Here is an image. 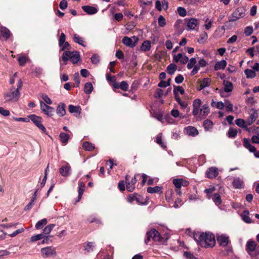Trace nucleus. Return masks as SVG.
<instances>
[{"label":"nucleus","instance_id":"nucleus-44","mask_svg":"<svg viewBox=\"0 0 259 259\" xmlns=\"http://www.w3.org/2000/svg\"><path fill=\"white\" fill-rule=\"evenodd\" d=\"M162 188L159 186H155L154 187H148L147 188V192L149 193H158L161 191Z\"/></svg>","mask_w":259,"mask_h":259},{"label":"nucleus","instance_id":"nucleus-6","mask_svg":"<svg viewBox=\"0 0 259 259\" xmlns=\"http://www.w3.org/2000/svg\"><path fill=\"white\" fill-rule=\"evenodd\" d=\"M245 15V10L242 7L237 8L232 14L231 17L229 18V22H234L238 19L243 18Z\"/></svg>","mask_w":259,"mask_h":259},{"label":"nucleus","instance_id":"nucleus-7","mask_svg":"<svg viewBox=\"0 0 259 259\" xmlns=\"http://www.w3.org/2000/svg\"><path fill=\"white\" fill-rule=\"evenodd\" d=\"M138 174H135V176L131 179H130V176L126 175L125 177V185L126 190L129 192H133L135 188V184L137 182V176Z\"/></svg>","mask_w":259,"mask_h":259},{"label":"nucleus","instance_id":"nucleus-10","mask_svg":"<svg viewBox=\"0 0 259 259\" xmlns=\"http://www.w3.org/2000/svg\"><path fill=\"white\" fill-rule=\"evenodd\" d=\"M138 40V38L134 36L132 38L124 36L122 40V43L126 46L134 48Z\"/></svg>","mask_w":259,"mask_h":259},{"label":"nucleus","instance_id":"nucleus-16","mask_svg":"<svg viewBox=\"0 0 259 259\" xmlns=\"http://www.w3.org/2000/svg\"><path fill=\"white\" fill-rule=\"evenodd\" d=\"M218 174V169L215 167H211L209 168L206 172L207 178L209 179L215 178L217 177Z\"/></svg>","mask_w":259,"mask_h":259},{"label":"nucleus","instance_id":"nucleus-19","mask_svg":"<svg viewBox=\"0 0 259 259\" xmlns=\"http://www.w3.org/2000/svg\"><path fill=\"white\" fill-rule=\"evenodd\" d=\"M253 112L246 121V126L250 125L258 117V113L256 110L252 109Z\"/></svg>","mask_w":259,"mask_h":259},{"label":"nucleus","instance_id":"nucleus-56","mask_svg":"<svg viewBox=\"0 0 259 259\" xmlns=\"http://www.w3.org/2000/svg\"><path fill=\"white\" fill-rule=\"evenodd\" d=\"M171 115L175 118L178 117L179 116H180L181 118L184 117V116L182 115V114L180 115L179 111L177 109H172L171 111Z\"/></svg>","mask_w":259,"mask_h":259},{"label":"nucleus","instance_id":"nucleus-47","mask_svg":"<svg viewBox=\"0 0 259 259\" xmlns=\"http://www.w3.org/2000/svg\"><path fill=\"white\" fill-rule=\"evenodd\" d=\"M235 123L238 126L241 127H245L247 128V126H246V122L245 121L241 118L237 119L235 120Z\"/></svg>","mask_w":259,"mask_h":259},{"label":"nucleus","instance_id":"nucleus-22","mask_svg":"<svg viewBox=\"0 0 259 259\" xmlns=\"http://www.w3.org/2000/svg\"><path fill=\"white\" fill-rule=\"evenodd\" d=\"M73 40L76 44H79V45H81V46L83 47H85L87 46L85 41L84 40V39L80 37L78 34H74L73 35L72 37Z\"/></svg>","mask_w":259,"mask_h":259},{"label":"nucleus","instance_id":"nucleus-21","mask_svg":"<svg viewBox=\"0 0 259 259\" xmlns=\"http://www.w3.org/2000/svg\"><path fill=\"white\" fill-rule=\"evenodd\" d=\"M65 108V105L64 103H60L58 104L56 109V113L59 116L62 117L65 115L66 113Z\"/></svg>","mask_w":259,"mask_h":259},{"label":"nucleus","instance_id":"nucleus-25","mask_svg":"<svg viewBox=\"0 0 259 259\" xmlns=\"http://www.w3.org/2000/svg\"><path fill=\"white\" fill-rule=\"evenodd\" d=\"M243 146L245 148L247 149L250 152H256V149L254 146L251 145L248 139L244 138L243 139Z\"/></svg>","mask_w":259,"mask_h":259},{"label":"nucleus","instance_id":"nucleus-52","mask_svg":"<svg viewBox=\"0 0 259 259\" xmlns=\"http://www.w3.org/2000/svg\"><path fill=\"white\" fill-rule=\"evenodd\" d=\"M158 23L159 26L163 27L166 25V20L164 17L160 15L158 18Z\"/></svg>","mask_w":259,"mask_h":259},{"label":"nucleus","instance_id":"nucleus-63","mask_svg":"<svg viewBox=\"0 0 259 259\" xmlns=\"http://www.w3.org/2000/svg\"><path fill=\"white\" fill-rule=\"evenodd\" d=\"M184 256L187 259H197L194 255L190 252L185 251L184 253Z\"/></svg>","mask_w":259,"mask_h":259},{"label":"nucleus","instance_id":"nucleus-54","mask_svg":"<svg viewBox=\"0 0 259 259\" xmlns=\"http://www.w3.org/2000/svg\"><path fill=\"white\" fill-rule=\"evenodd\" d=\"M128 88L129 86L126 81H122L120 83V89L121 90L124 92L127 91H128Z\"/></svg>","mask_w":259,"mask_h":259},{"label":"nucleus","instance_id":"nucleus-2","mask_svg":"<svg viewBox=\"0 0 259 259\" xmlns=\"http://www.w3.org/2000/svg\"><path fill=\"white\" fill-rule=\"evenodd\" d=\"M246 250L251 256H256L259 253V246L252 240L248 241L246 244Z\"/></svg>","mask_w":259,"mask_h":259},{"label":"nucleus","instance_id":"nucleus-64","mask_svg":"<svg viewBox=\"0 0 259 259\" xmlns=\"http://www.w3.org/2000/svg\"><path fill=\"white\" fill-rule=\"evenodd\" d=\"M59 7L62 10H65L67 7V2L66 0H62L59 4Z\"/></svg>","mask_w":259,"mask_h":259},{"label":"nucleus","instance_id":"nucleus-38","mask_svg":"<svg viewBox=\"0 0 259 259\" xmlns=\"http://www.w3.org/2000/svg\"><path fill=\"white\" fill-rule=\"evenodd\" d=\"M212 199L217 205H219L222 203L221 196L218 193H214L212 195Z\"/></svg>","mask_w":259,"mask_h":259},{"label":"nucleus","instance_id":"nucleus-53","mask_svg":"<svg viewBox=\"0 0 259 259\" xmlns=\"http://www.w3.org/2000/svg\"><path fill=\"white\" fill-rule=\"evenodd\" d=\"M94 247H95V246L94 245V243L90 242H88L84 246V250L88 252H91V251H93Z\"/></svg>","mask_w":259,"mask_h":259},{"label":"nucleus","instance_id":"nucleus-42","mask_svg":"<svg viewBox=\"0 0 259 259\" xmlns=\"http://www.w3.org/2000/svg\"><path fill=\"white\" fill-rule=\"evenodd\" d=\"M82 147L87 151H92L95 148L94 145L88 142H84L82 144Z\"/></svg>","mask_w":259,"mask_h":259},{"label":"nucleus","instance_id":"nucleus-30","mask_svg":"<svg viewBox=\"0 0 259 259\" xmlns=\"http://www.w3.org/2000/svg\"><path fill=\"white\" fill-rule=\"evenodd\" d=\"M209 108L207 104H204L199 110L200 114L206 117L209 113Z\"/></svg>","mask_w":259,"mask_h":259},{"label":"nucleus","instance_id":"nucleus-48","mask_svg":"<svg viewBox=\"0 0 259 259\" xmlns=\"http://www.w3.org/2000/svg\"><path fill=\"white\" fill-rule=\"evenodd\" d=\"M44 113L46 114L48 116H52L53 114V112H54V109L49 106L46 109L44 110Z\"/></svg>","mask_w":259,"mask_h":259},{"label":"nucleus","instance_id":"nucleus-39","mask_svg":"<svg viewBox=\"0 0 259 259\" xmlns=\"http://www.w3.org/2000/svg\"><path fill=\"white\" fill-rule=\"evenodd\" d=\"M203 126L205 131H209L212 128L213 122L209 119H206L203 122Z\"/></svg>","mask_w":259,"mask_h":259},{"label":"nucleus","instance_id":"nucleus-3","mask_svg":"<svg viewBox=\"0 0 259 259\" xmlns=\"http://www.w3.org/2000/svg\"><path fill=\"white\" fill-rule=\"evenodd\" d=\"M40 254L43 258H50L57 255L56 248L53 246H48L40 249Z\"/></svg>","mask_w":259,"mask_h":259},{"label":"nucleus","instance_id":"nucleus-13","mask_svg":"<svg viewBox=\"0 0 259 259\" xmlns=\"http://www.w3.org/2000/svg\"><path fill=\"white\" fill-rule=\"evenodd\" d=\"M128 201L130 203H132L136 201L138 203L142 204L143 203V197L138 194L137 193H134L133 194L129 195L127 198Z\"/></svg>","mask_w":259,"mask_h":259},{"label":"nucleus","instance_id":"nucleus-58","mask_svg":"<svg viewBox=\"0 0 259 259\" xmlns=\"http://www.w3.org/2000/svg\"><path fill=\"white\" fill-rule=\"evenodd\" d=\"M41 98L44 100V101L48 104L51 105L52 103V101L50 99V98L48 97V96L45 94H42L41 95Z\"/></svg>","mask_w":259,"mask_h":259},{"label":"nucleus","instance_id":"nucleus-31","mask_svg":"<svg viewBox=\"0 0 259 259\" xmlns=\"http://www.w3.org/2000/svg\"><path fill=\"white\" fill-rule=\"evenodd\" d=\"M187 133L190 136H195L198 134L197 130L193 126H188L186 128Z\"/></svg>","mask_w":259,"mask_h":259},{"label":"nucleus","instance_id":"nucleus-20","mask_svg":"<svg viewBox=\"0 0 259 259\" xmlns=\"http://www.w3.org/2000/svg\"><path fill=\"white\" fill-rule=\"evenodd\" d=\"M82 9L83 10V11L89 15L95 14L98 11L96 8L90 6H82Z\"/></svg>","mask_w":259,"mask_h":259},{"label":"nucleus","instance_id":"nucleus-34","mask_svg":"<svg viewBox=\"0 0 259 259\" xmlns=\"http://www.w3.org/2000/svg\"><path fill=\"white\" fill-rule=\"evenodd\" d=\"M93 90V86L91 82H88L85 83L84 86V91L85 94H90L92 93Z\"/></svg>","mask_w":259,"mask_h":259},{"label":"nucleus","instance_id":"nucleus-41","mask_svg":"<svg viewBox=\"0 0 259 259\" xmlns=\"http://www.w3.org/2000/svg\"><path fill=\"white\" fill-rule=\"evenodd\" d=\"M246 77L247 78H253L256 76V73L254 70L247 69L244 71Z\"/></svg>","mask_w":259,"mask_h":259},{"label":"nucleus","instance_id":"nucleus-29","mask_svg":"<svg viewBox=\"0 0 259 259\" xmlns=\"http://www.w3.org/2000/svg\"><path fill=\"white\" fill-rule=\"evenodd\" d=\"M223 84L224 85V91L225 92H230L233 90V84L231 82L228 80H224Z\"/></svg>","mask_w":259,"mask_h":259},{"label":"nucleus","instance_id":"nucleus-27","mask_svg":"<svg viewBox=\"0 0 259 259\" xmlns=\"http://www.w3.org/2000/svg\"><path fill=\"white\" fill-rule=\"evenodd\" d=\"M211 83V79L209 78H204L202 82L200 84V87L198 89L199 91L203 90L204 88L209 87Z\"/></svg>","mask_w":259,"mask_h":259},{"label":"nucleus","instance_id":"nucleus-37","mask_svg":"<svg viewBox=\"0 0 259 259\" xmlns=\"http://www.w3.org/2000/svg\"><path fill=\"white\" fill-rule=\"evenodd\" d=\"M151 49V42L149 40L144 41L141 46V50L148 51Z\"/></svg>","mask_w":259,"mask_h":259},{"label":"nucleus","instance_id":"nucleus-15","mask_svg":"<svg viewBox=\"0 0 259 259\" xmlns=\"http://www.w3.org/2000/svg\"><path fill=\"white\" fill-rule=\"evenodd\" d=\"M232 185L235 189H242L244 187L243 180L239 177H235L233 178Z\"/></svg>","mask_w":259,"mask_h":259},{"label":"nucleus","instance_id":"nucleus-18","mask_svg":"<svg viewBox=\"0 0 259 259\" xmlns=\"http://www.w3.org/2000/svg\"><path fill=\"white\" fill-rule=\"evenodd\" d=\"M172 182L177 189H180L182 186L186 187L189 185V182L183 179H174Z\"/></svg>","mask_w":259,"mask_h":259},{"label":"nucleus","instance_id":"nucleus-59","mask_svg":"<svg viewBox=\"0 0 259 259\" xmlns=\"http://www.w3.org/2000/svg\"><path fill=\"white\" fill-rule=\"evenodd\" d=\"M196 63V60L195 58H192L190 59L189 62L187 64V68L189 69H190L193 68L194 65Z\"/></svg>","mask_w":259,"mask_h":259},{"label":"nucleus","instance_id":"nucleus-33","mask_svg":"<svg viewBox=\"0 0 259 259\" xmlns=\"http://www.w3.org/2000/svg\"><path fill=\"white\" fill-rule=\"evenodd\" d=\"M59 138L62 143L64 145H66L68 142L69 136L67 134L62 132L60 134Z\"/></svg>","mask_w":259,"mask_h":259},{"label":"nucleus","instance_id":"nucleus-11","mask_svg":"<svg viewBox=\"0 0 259 259\" xmlns=\"http://www.w3.org/2000/svg\"><path fill=\"white\" fill-rule=\"evenodd\" d=\"M217 238L219 244L223 247L227 246L228 244L230 243L229 238L226 235L217 234Z\"/></svg>","mask_w":259,"mask_h":259},{"label":"nucleus","instance_id":"nucleus-32","mask_svg":"<svg viewBox=\"0 0 259 259\" xmlns=\"http://www.w3.org/2000/svg\"><path fill=\"white\" fill-rule=\"evenodd\" d=\"M249 212L248 210H244L241 214L242 219L246 223H251V219L249 217Z\"/></svg>","mask_w":259,"mask_h":259},{"label":"nucleus","instance_id":"nucleus-49","mask_svg":"<svg viewBox=\"0 0 259 259\" xmlns=\"http://www.w3.org/2000/svg\"><path fill=\"white\" fill-rule=\"evenodd\" d=\"M72 54V52L70 51H65L62 55V60L65 62L68 61L69 59H70L71 55Z\"/></svg>","mask_w":259,"mask_h":259},{"label":"nucleus","instance_id":"nucleus-4","mask_svg":"<svg viewBox=\"0 0 259 259\" xmlns=\"http://www.w3.org/2000/svg\"><path fill=\"white\" fill-rule=\"evenodd\" d=\"M20 97V92L18 90H14V88L10 89V93L4 94V98L6 101H17Z\"/></svg>","mask_w":259,"mask_h":259},{"label":"nucleus","instance_id":"nucleus-26","mask_svg":"<svg viewBox=\"0 0 259 259\" xmlns=\"http://www.w3.org/2000/svg\"><path fill=\"white\" fill-rule=\"evenodd\" d=\"M227 65V62L225 60L217 62L214 66V69L215 71L224 69Z\"/></svg>","mask_w":259,"mask_h":259},{"label":"nucleus","instance_id":"nucleus-43","mask_svg":"<svg viewBox=\"0 0 259 259\" xmlns=\"http://www.w3.org/2000/svg\"><path fill=\"white\" fill-rule=\"evenodd\" d=\"M48 221L46 219H43L37 222L35 225L36 229H40L47 224Z\"/></svg>","mask_w":259,"mask_h":259},{"label":"nucleus","instance_id":"nucleus-14","mask_svg":"<svg viewBox=\"0 0 259 259\" xmlns=\"http://www.w3.org/2000/svg\"><path fill=\"white\" fill-rule=\"evenodd\" d=\"M201 105V101L199 99H196L194 100L193 103V115L196 116L198 115L200 110V107Z\"/></svg>","mask_w":259,"mask_h":259},{"label":"nucleus","instance_id":"nucleus-8","mask_svg":"<svg viewBox=\"0 0 259 259\" xmlns=\"http://www.w3.org/2000/svg\"><path fill=\"white\" fill-rule=\"evenodd\" d=\"M28 118L34 123V124L39 128L42 132L46 131L45 127L42 124V118L36 116L35 114H31L28 116Z\"/></svg>","mask_w":259,"mask_h":259},{"label":"nucleus","instance_id":"nucleus-35","mask_svg":"<svg viewBox=\"0 0 259 259\" xmlns=\"http://www.w3.org/2000/svg\"><path fill=\"white\" fill-rule=\"evenodd\" d=\"M177 69V67L176 65L174 63H171L167 67L166 71L169 74L172 75L175 73Z\"/></svg>","mask_w":259,"mask_h":259},{"label":"nucleus","instance_id":"nucleus-9","mask_svg":"<svg viewBox=\"0 0 259 259\" xmlns=\"http://www.w3.org/2000/svg\"><path fill=\"white\" fill-rule=\"evenodd\" d=\"M64 163L65 164L60 168L59 172L62 176L67 177L71 175V167L68 163L65 161Z\"/></svg>","mask_w":259,"mask_h":259},{"label":"nucleus","instance_id":"nucleus-12","mask_svg":"<svg viewBox=\"0 0 259 259\" xmlns=\"http://www.w3.org/2000/svg\"><path fill=\"white\" fill-rule=\"evenodd\" d=\"M188 58L182 53H179L177 55H174L173 60L175 62H180L182 64H186L188 61Z\"/></svg>","mask_w":259,"mask_h":259},{"label":"nucleus","instance_id":"nucleus-28","mask_svg":"<svg viewBox=\"0 0 259 259\" xmlns=\"http://www.w3.org/2000/svg\"><path fill=\"white\" fill-rule=\"evenodd\" d=\"M80 58L79 54L77 51L72 52V54L70 57V60L73 64H75L78 62Z\"/></svg>","mask_w":259,"mask_h":259},{"label":"nucleus","instance_id":"nucleus-40","mask_svg":"<svg viewBox=\"0 0 259 259\" xmlns=\"http://www.w3.org/2000/svg\"><path fill=\"white\" fill-rule=\"evenodd\" d=\"M238 131L236 129L230 127L227 133V136L229 138H234L237 135Z\"/></svg>","mask_w":259,"mask_h":259},{"label":"nucleus","instance_id":"nucleus-45","mask_svg":"<svg viewBox=\"0 0 259 259\" xmlns=\"http://www.w3.org/2000/svg\"><path fill=\"white\" fill-rule=\"evenodd\" d=\"M208 35L206 32H203V33L200 35V38L198 39V42L199 44H203L207 40Z\"/></svg>","mask_w":259,"mask_h":259},{"label":"nucleus","instance_id":"nucleus-50","mask_svg":"<svg viewBox=\"0 0 259 259\" xmlns=\"http://www.w3.org/2000/svg\"><path fill=\"white\" fill-rule=\"evenodd\" d=\"M45 237V235L44 234H39L32 236L31 237L30 240L32 242H35L37 240H41V239L44 238Z\"/></svg>","mask_w":259,"mask_h":259},{"label":"nucleus","instance_id":"nucleus-51","mask_svg":"<svg viewBox=\"0 0 259 259\" xmlns=\"http://www.w3.org/2000/svg\"><path fill=\"white\" fill-rule=\"evenodd\" d=\"M73 80L74 87H78L80 84V78L78 73H75L74 75Z\"/></svg>","mask_w":259,"mask_h":259},{"label":"nucleus","instance_id":"nucleus-46","mask_svg":"<svg viewBox=\"0 0 259 259\" xmlns=\"http://www.w3.org/2000/svg\"><path fill=\"white\" fill-rule=\"evenodd\" d=\"M54 227L55 225L53 224H50L46 226L43 230V234H44L45 235L49 234L54 228Z\"/></svg>","mask_w":259,"mask_h":259},{"label":"nucleus","instance_id":"nucleus-1","mask_svg":"<svg viewBox=\"0 0 259 259\" xmlns=\"http://www.w3.org/2000/svg\"><path fill=\"white\" fill-rule=\"evenodd\" d=\"M194 240L202 247H213L215 244L214 236L210 232L195 233L193 235Z\"/></svg>","mask_w":259,"mask_h":259},{"label":"nucleus","instance_id":"nucleus-17","mask_svg":"<svg viewBox=\"0 0 259 259\" xmlns=\"http://www.w3.org/2000/svg\"><path fill=\"white\" fill-rule=\"evenodd\" d=\"M10 31L5 27L0 28V39L2 40H7L10 35Z\"/></svg>","mask_w":259,"mask_h":259},{"label":"nucleus","instance_id":"nucleus-60","mask_svg":"<svg viewBox=\"0 0 259 259\" xmlns=\"http://www.w3.org/2000/svg\"><path fill=\"white\" fill-rule=\"evenodd\" d=\"M253 28L252 26H247L245 28L244 33L246 36H250L253 33Z\"/></svg>","mask_w":259,"mask_h":259},{"label":"nucleus","instance_id":"nucleus-62","mask_svg":"<svg viewBox=\"0 0 259 259\" xmlns=\"http://www.w3.org/2000/svg\"><path fill=\"white\" fill-rule=\"evenodd\" d=\"M0 114L4 116H8L10 113L8 110L4 109L3 107H0Z\"/></svg>","mask_w":259,"mask_h":259},{"label":"nucleus","instance_id":"nucleus-57","mask_svg":"<svg viewBox=\"0 0 259 259\" xmlns=\"http://www.w3.org/2000/svg\"><path fill=\"white\" fill-rule=\"evenodd\" d=\"M177 11L179 15L182 17H185L187 15V11L186 9L183 7L178 8Z\"/></svg>","mask_w":259,"mask_h":259},{"label":"nucleus","instance_id":"nucleus-55","mask_svg":"<svg viewBox=\"0 0 259 259\" xmlns=\"http://www.w3.org/2000/svg\"><path fill=\"white\" fill-rule=\"evenodd\" d=\"M224 104L225 107H226V109L228 111H233V104L229 100H226L225 101Z\"/></svg>","mask_w":259,"mask_h":259},{"label":"nucleus","instance_id":"nucleus-61","mask_svg":"<svg viewBox=\"0 0 259 259\" xmlns=\"http://www.w3.org/2000/svg\"><path fill=\"white\" fill-rule=\"evenodd\" d=\"M65 38L66 36L65 34L64 33H61L59 39V46L60 47H62V46L63 45V43L65 42Z\"/></svg>","mask_w":259,"mask_h":259},{"label":"nucleus","instance_id":"nucleus-23","mask_svg":"<svg viewBox=\"0 0 259 259\" xmlns=\"http://www.w3.org/2000/svg\"><path fill=\"white\" fill-rule=\"evenodd\" d=\"M198 24V21L197 19L192 18L188 20L187 26L190 30H194Z\"/></svg>","mask_w":259,"mask_h":259},{"label":"nucleus","instance_id":"nucleus-5","mask_svg":"<svg viewBox=\"0 0 259 259\" xmlns=\"http://www.w3.org/2000/svg\"><path fill=\"white\" fill-rule=\"evenodd\" d=\"M151 238L155 241H158L160 240V233L156 231L155 229H152L147 231L146 233V239L145 240V243L147 244L150 241Z\"/></svg>","mask_w":259,"mask_h":259},{"label":"nucleus","instance_id":"nucleus-36","mask_svg":"<svg viewBox=\"0 0 259 259\" xmlns=\"http://www.w3.org/2000/svg\"><path fill=\"white\" fill-rule=\"evenodd\" d=\"M68 110L70 113H80L81 112V108L80 107L78 106H74L72 105H70L68 106Z\"/></svg>","mask_w":259,"mask_h":259},{"label":"nucleus","instance_id":"nucleus-24","mask_svg":"<svg viewBox=\"0 0 259 259\" xmlns=\"http://www.w3.org/2000/svg\"><path fill=\"white\" fill-rule=\"evenodd\" d=\"M243 146L245 148L247 149L250 152H256V149L254 146L251 145L248 139L244 138L243 139Z\"/></svg>","mask_w":259,"mask_h":259}]
</instances>
